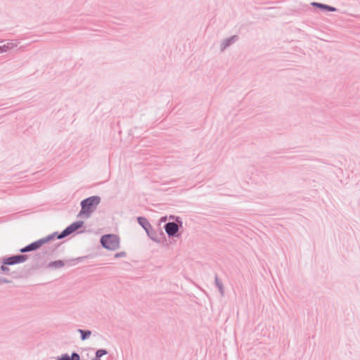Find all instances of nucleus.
I'll list each match as a JSON object with an SVG mask.
<instances>
[{
	"label": "nucleus",
	"mask_w": 360,
	"mask_h": 360,
	"mask_svg": "<svg viewBox=\"0 0 360 360\" xmlns=\"http://www.w3.org/2000/svg\"><path fill=\"white\" fill-rule=\"evenodd\" d=\"M101 197L98 195H93L81 201V210L78 214V217H82L88 219L91 214L96 210L98 205L101 202Z\"/></svg>",
	"instance_id": "f257e3e1"
},
{
	"label": "nucleus",
	"mask_w": 360,
	"mask_h": 360,
	"mask_svg": "<svg viewBox=\"0 0 360 360\" xmlns=\"http://www.w3.org/2000/svg\"><path fill=\"white\" fill-rule=\"evenodd\" d=\"M100 241L104 248L110 250H115L120 247V238L115 234L104 235Z\"/></svg>",
	"instance_id": "f03ea898"
},
{
	"label": "nucleus",
	"mask_w": 360,
	"mask_h": 360,
	"mask_svg": "<svg viewBox=\"0 0 360 360\" xmlns=\"http://www.w3.org/2000/svg\"><path fill=\"white\" fill-rule=\"evenodd\" d=\"M137 221L139 225L146 231L148 236L156 243L160 242L156 231L152 227L148 219L144 217H139Z\"/></svg>",
	"instance_id": "7ed1b4c3"
},
{
	"label": "nucleus",
	"mask_w": 360,
	"mask_h": 360,
	"mask_svg": "<svg viewBox=\"0 0 360 360\" xmlns=\"http://www.w3.org/2000/svg\"><path fill=\"white\" fill-rule=\"evenodd\" d=\"M169 219H175L176 222H168L165 224V230L169 237L177 236V233L179 230V226H182V221L179 217H174L171 215Z\"/></svg>",
	"instance_id": "20e7f679"
},
{
	"label": "nucleus",
	"mask_w": 360,
	"mask_h": 360,
	"mask_svg": "<svg viewBox=\"0 0 360 360\" xmlns=\"http://www.w3.org/2000/svg\"><path fill=\"white\" fill-rule=\"evenodd\" d=\"M27 259V255H16L4 258L2 261V263L6 265H14L22 263Z\"/></svg>",
	"instance_id": "39448f33"
},
{
	"label": "nucleus",
	"mask_w": 360,
	"mask_h": 360,
	"mask_svg": "<svg viewBox=\"0 0 360 360\" xmlns=\"http://www.w3.org/2000/svg\"><path fill=\"white\" fill-rule=\"evenodd\" d=\"M239 37L238 35H233L230 37L224 39L220 44V51L224 52L228 47L231 44H234L238 40Z\"/></svg>",
	"instance_id": "423d86ee"
},
{
	"label": "nucleus",
	"mask_w": 360,
	"mask_h": 360,
	"mask_svg": "<svg viewBox=\"0 0 360 360\" xmlns=\"http://www.w3.org/2000/svg\"><path fill=\"white\" fill-rule=\"evenodd\" d=\"M40 243H41V242H39V240H37L26 245L25 247L21 248L20 250V252L21 253H25V252H28L36 250L41 247Z\"/></svg>",
	"instance_id": "0eeeda50"
},
{
	"label": "nucleus",
	"mask_w": 360,
	"mask_h": 360,
	"mask_svg": "<svg viewBox=\"0 0 360 360\" xmlns=\"http://www.w3.org/2000/svg\"><path fill=\"white\" fill-rule=\"evenodd\" d=\"M311 4L312 6L319 8L324 11L335 12L337 11L336 8L329 6V5H327V4H321V3L312 2Z\"/></svg>",
	"instance_id": "6e6552de"
},
{
	"label": "nucleus",
	"mask_w": 360,
	"mask_h": 360,
	"mask_svg": "<svg viewBox=\"0 0 360 360\" xmlns=\"http://www.w3.org/2000/svg\"><path fill=\"white\" fill-rule=\"evenodd\" d=\"M58 232H54L44 238L39 239V242H41L40 245L42 246L43 245L51 241L55 238H57Z\"/></svg>",
	"instance_id": "1a4fd4ad"
},
{
	"label": "nucleus",
	"mask_w": 360,
	"mask_h": 360,
	"mask_svg": "<svg viewBox=\"0 0 360 360\" xmlns=\"http://www.w3.org/2000/svg\"><path fill=\"white\" fill-rule=\"evenodd\" d=\"M65 266V263L63 260H56L53 262H51L47 265V267L49 269H60Z\"/></svg>",
	"instance_id": "9d476101"
},
{
	"label": "nucleus",
	"mask_w": 360,
	"mask_h": 360,
	"mask_svg": "<svg viewBox=\"0 0 360 360\" xmlns=\"http://www.w3.org/2000/svg\"><path fill=\"white\" fill-rule=\"evenodd\" d=\"M84 225L83 221H77L71 224L68 226L69 229H70V231L72 233L76 231H77L79 229L82 227Z\"/></svg>",
	"instance_id": "9b49d317"
},
{
	"label": "nucleus",
	"mask_w": 360,
	"mask_h": 360,
	"mask_svg": "<svg viewBox=\"0 0 360 360\" xmlns=\"http://www.w3.org/2000/svg\"><path fill=\"white\" fill-rule=\"evenodd\" d=\"M77 332L80 333L82 341L87 340L91 335V331L89 330L78 329Z\"/></svg>",
	"instance_id": "f8f14e48"
},
{
	"label": "nucleus",
	"mask_w": 360,
	"mask_h": 360,
	"mask_svg": "<svg viewBox=\"0 0 360 360\" xmlns=\"http://www.w3.org/2000/svg\"><path fill=\"white\" fill-rule=\"evenodd\" d=\"M214 282H215V285L217 287L221 295L224 296V286H223L222 282L219 280L217 275H215Z\"/></svg>",
	"instance_id": "ddd939ff"
},
{
	"label": "nucleus",
	"mask_w": 360,
	"mask_h": 360,
	"mask_svg": "<svg viewBox=\"0 0 360 360\" xmlns=\"http://www.w3.org/2000/svg\"><path fill=\"white\" fill-rule=\"evenodd\" d=\"M108 354V351L104 349H99L96 350L95 353V356L92 359V360H101V358L106 355Z\"/></svg>",
	"instance_id": "4468645a"
},
{
	"label": "nucleus",
	"mask_w": 360,
	"mask_h": 360,
	"mask_svg": "<svg viewBox=\"0 0 360 360\" xmlns=\"http://www.w3.org/2000/svg\"><path fill=\"white\" fill-rule=\"evenodd\" d=\"M15 44L13 42H8L6 44L0 46V53H4L10 50L15 46Z\"/></svg>",
	"instance_id": "2eb2a0df"
},
{
	"label": "nucleus",
	"mask_w": 360,
	"mask_h": 360,
	"mask_svg": "<svg viewBox=\"0 0 360 360\" xmlns=\"http://www.w3.org/2000/svg\"><path fill=\"white\" fill-rule=\"evenodd\" d=\"M72 233L71 231H70V229H69V227H66L60 233H58L57 235V238L58 239H62V238H64L67 236H68L69 235H70Z\"/></svg>",
	"instance_id": "dca6fc26"
},
{
	"label": "nucleus",
	"mask_w": 360,
	"mask_h": 360,
	"mask_svg": "<svg viewBox=\"0 0 360 360\" xmlns=\"http://www.w3.org/2000/svg\"><path fill=\"white\" fill-rule=\"evenodd\" d=\"M69 360H80V356L75 352H73L71 356H69Z\"/></svg>",
	"instance_id": "f3484780"
},
{
	"label": "nucleus",
	"mask_w": 360,
	"mask_h": 360,
	"mask_svg": "<svg viewBox=\"0 0 360 360\" xmlns=\"http://www.w3.org/2000/svg\"><path fill=\"white\" fill-rule=\"evenodd\" d=\"M0 269H1V271L4 274H8V275L9 274V271H10V269H9V268H8V267H7V266H6V264H3V265H1V266Z\"/></svg>",
	"instance_id": "a211bd4d"
},
{
	"label": "nucleus",
	"mask_w": 360,
	"mask_h": 360,
	"mask_svg": "<svg viewBox=\"0 0 360 360\" xmlns=\"http://www.w3.org/2000/svg\"><path fill=\"white\" fill-rule=\"evenodd\" d=\"M124 257H126V252L124 251L117 252L115 255V258Z\"/></svg>",
	"instance_id": "6ab92c4d"
},
{
	"label": "nucleus",
	"mask_w": 360,
	"mask_h": 360,
	"mask_svg": "<svg viewBox=\"0 0 360 360\" xmlns=\"http://www.w3.org/2000/svg\"><path fill=\"white\" fill-rule=\"evenodd\" d=\"M56 360H69V355L68 354H63Z\"/></svg>",
	"instance_id": "aec40b11"
},
{
	"label": "nucleus",
	"mask_w": 360,
	"mask_h": 360,
	"mask_svg": "<svg viewBox=\"0 0 360 360\" xmlns=\"http://www.w3.org/2000/svg\"><path fill=\"white\" fill-rule=\"evenodd\" d=\"M0 283H11V280H8L6 278H1L0 277Z\"/></svg>",
	"instance_id": "412c9836"
},
{
	"label": "nucleus",
	"mask_w": 360,
	"mask_h": 360,
	"mask_svg": "<svg viewBox=\"0 0 360 360\" xmlns=\"http://www.w3.org/2000/svg\"><path fill=\"white\" fill-rule=\"evenodd\" d=\"M54 251V248H49V250L43 253V255H51Z\"/></svg>",
	"instance_id": "4be33fe9"
},
{
	"label": "nucleus",
	"mask_w": 360,
	"mask_h": 360,
	"mask_svg": "<svg viewBox=\"0 0 360 360\" xmlns=\"http://www.w3.org/2000/svg\"><path fill=\"white\" fill-rule=\"evenodd\" d=\"M166 219H167L166 217H162V218L161 219V220H162V221H166Z\"/></svg>",
	"instance_id": "5701e85b"
},
{
	"label": "nucleus",
	"mask_w": 360,
	"mask_h": 360,
	"mask_svg": "<svg viewBox=\"0 0 360 360\" xmlns=\"http://www.w3.org/2000/svg\"><path fill=\"white\" fill-rule=\"evenodd\" d=\"M112 360H113V359H112Z\"/></svg>",
	"instance_id": "b1692460"
}]
</instances>
